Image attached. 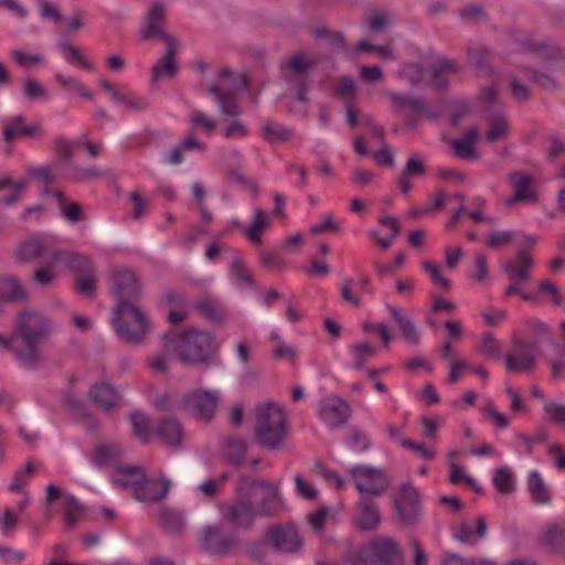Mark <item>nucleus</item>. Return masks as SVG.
Wrapping results in <instances>:
<instances>
[{"label":"nucleus","mask_w":565,"mask_h":565,"mask_svg":"<svg viewBox=\"0 0 565 565\" xmlns=\"http://www.w3.org/2000/svg\"><path fill=\"white\" fill-rule=\"evenodd\" d=\"M109 292L116 300L111 317L116 335L127 343L140 344L149 332L150 320L137 305L142 289L135 271L129 268L114 269Z\"/></svg>","instance_id":"f257e3e1"},{"label":"nucleus","mask_w":565,"mask_h":565,"mask_svg":"<svg viewBox=\"0 0 565 565\" xmlns=\"http://www.w3.org/2000/svg\"><path fill=\"white\" fill-rule=\"evenodd\" d=\"M167 349H171L184 366L209 370L220 366L221 344L212 332L195 328H185L179 333L169 330L161 335Z\"/></svg>","instance_id":"f03ea898"},{"label":"nucleus","mask_w":565,"mask_h":565,"mask_svg":"<svg viewBox=\"0 0 565 565\" xmlns=\"http://www.w3.org/2000/svg\"><path fill=\"white\" fill-rule=\"evenodd\" d=\"M52 331V321L40 312L23 310L17 315L13 339H19L22 345L15 347L12 352L22 367L32 370L38 367L39 348Z\"/></svg>","instance_id":"7ed1b4c3"},{"label":"nucleus","mask_w":565,"mask_h":565,"mask_svg":"<svg viewBox=\"0 0 565 565\" xmlns=\"http://www.w3.org/2000/svg\"><path fill=\"white\" fill-rule=\"evenodd\" d=\"M164 23V7L162 3L156 2L150 7L146 15V25L140 32L142 40L159 39L166 43L164 55L151 68V82L153 84L160 78L175 77L179 71L177 55L180 42L174 35L162 29Z\"/></svg>","instance_id":"20e7f679"},{"label":"nucleus","mask_w":565,"mask_h":565,"mask_svg":"<svg viewBox=\"0 0 565 565\" xmlns=\"http://www.w3.org/2000/svg\"><path fill=\"white\" fill-rule=\"evenodd\" d=\"M254 435L264 448L276 450L284 446L288 426L286 413L279 404L269 402L258 408Z\"/></svg>","instance_id":"39448f33"},{"label":"nucleus","mask_w":565,"mask_h":565,"mask_svg":"<svg viewBox=\"0 0 565 565\" xmlns=\"http://www.w3.org/2000/svg\"><path fill=\"white\" fill-rule=\"evenodd\" d=\"M526 324L534 339L533 341L512 339V344L519 352L508 353L504 356L509 373H532L537 366L535 351L539 342L546 340L552 334L548 324L537 319H529Z\"/></svg>","instance_id":"423d86ee"},{"label":"nucleus","mask_w":565,"mask_h":565,"mask_svg":"<svg viewBox=\"0 0 565 565\" xmlns=\"http://www.w3.org/2000/svg\"><path fill=\"white\" fill-rule=\"evenodd\" d=\"M317 63L318 58L306 51H299L288 61L280 63L279 67L285 83L295 89V99L301 104L308 102L307 94L311 86L309 81L306 79V76Z\"/></svg>","instance_id":"0eeeda50"},{"label":"nucleus","mask_w":565,"mask_h":565,"mask_svg":"<svg viewBox=\"0 0 565 565\" xmlns=\"http://www.w3.org/2000/svg\"><path fill=\"white\" fill-rule=\"evenodd\" d=\"M356 558L364 565H404V554L394 539H376L362 545Z\"/></svg>","instance_id":"6e6552de"},{"label":"nucleus","mask_w":565,"mask_h":565,"mask_svg":"<svg viewBox=\"0 0 565 565\" xmlns=\"http://www.w3.org/2000/svg\"><path fill=\"white\" fill-rule=\"evenodd\" d=\"M262 543L282 554H298L303 545L298 525L294 522L273 523L268 525L260 539Z\"/></svg>","instance_id":"1a4fd4ad"},{"label":"nucleus","mask_w":565,"mask_h":565,"mask_svg":"<svg viewBox=\"0 0 565 565\" xmlns=\"http://www.w3.org/2000/svg\"><path fill=\"white\" fill-rule=\"evenodd\" d=\"M220 515L231 527L245 532L253 530L256 519L259 518L250 495H236L223 503Z\"/></svg>","instance_id":"9d476101"},{"label":"nucleus","mask_w":565,"mask_h":565,"mask_svg":"<svg viewBox=\"0 0 565 565\" xmlns=\"http://www.w3.org/2000/svg\"><path fill=\"white\" fill-rule=\"evenodd\" d=\"M220 397L216 392L196 388L182 397V411L198 420L210 423L214 419Z\"/></svg>","instance_id":"9b49d317"},{"label":"nucleus","mask_w":565,"mask_h":565,"mask_svg":"<svg viewBox=\"0 0 565 565\" xmlns=\"http://www.w3.org/2000/svg\"><path fill=\"white\" fill-rule=\"evenodd\" d=\"M350 472L356 490L362 494L383 495L391 483L387 475L373 466L356 465L351 468Z\"/></svg>","instance_id":"f8f14e48"},{"label":"nucleus","mask_w":565,"mask_h":565,"mask_svg":"<svg viewBox=\"0 0 565 565\" xmlns=\"http://www.w3.org/2000/svg\"><path fill=\"white\" fill-rule=\"evenodd\" d=\"M422 503L418 490L409 482L401 486L399 495L395 498L394 511L403 526H414L422 518Z\"/></svg>","instance_id":"ddd939ff"},{"label":"nucleus","mask_w":565,"mask_h":565,"mask_svg":"<svg viewBox=\"0 0 565 565\" xmlns=\"http://www.w3.org/2000/svg\"><path fill=\"white\" fill-rule=\"evenodd\" d=\"M201 544L205 552L223 557L238 545V539L234 533L224 532L221 525H206L202 530Z\"/></svg>","instance_id":"4468645a"},{"label":"nucleus","mask_w":565,"mask_h":565,"mask_svg":"<svg viewBox=\"0 0 565 565\" xmlns=\"http://www.w3.org/2000/svg\"><path fill=\"white\" fill-rule=\"evenodd\" d=\"M60 501L61 505L68 508L64 514L63 520L67 527H73L77 524L79 516L77 513L84 514L86 508L77 500V498L68 492H64L57 486L50 483L45 487V503L52 505Z\"/></svg>","instance_id":"2eb2a0df"},{"label":"nucleus","mask_w":565,"mask_h":565,"mask_svg":"<svg viewBox=\"0 0 565 565\" xmlns=\"http://www.w3.org/2000/svg\"><path fill=\"white\" fill-rule=\"evenodd\" d=\"M352 415L350 404L338 395L323 398L319 404V417L330 427L335 429L345 425Z\"/></svg>","instance_id":"dca6fc26"},{"label":"nucleus","mask_w":565,"mask_h":565,"mask_svg":"<svg viewBox=\"0 0 565 565\" xmlns=\"http://www.w3.org/2000/svg\"><path fill=\"white\" fill-rule=\"evenodd\" d=\"M130 483L134 488L135 498L140 502H160L167 497L171 486L168 479H148L146 476Z\"/></svg>","instance_id":"f3484780"},{"label":"nucleus","mask_w":565,"mask_h":565,"mask_svg":"<svg viewBox=\"0 0 565 565\" xmlns=\"http://www.w3.org/2000/svg\"><path fill=\"white\" fill-rule=\"evenodd\" d=\"M259 518L274 519L287 511V503L278 486L270 484L263 490L259 502L255 504Z\"/></svg>","instance_id":"a211bd4d"},{"label":"nucleus","mask_w":565,"mask_h":565,"mask_svg":"<svg viewBox=\"0 0 565 565\" xmlns=\"http://www.w3.org/2000/svg\"><path fill=\"white\" fill-rule=\"evenodd\" d=\"M46 252L44 235L33 234L17 244L13 257L18 264H28L39 260Z\"/></svg>","instance_id":"6ab92c4d"},{"label":"nucleus","mask_w":565,"mask_h":565,"mask_svg":"<svg viewBox=\"0 0 565 565\" xmlns=\"http://www.w3.org/2000/svg\"><path fill=\"white\" fill-rule=\"evenodd\" d=\"M41 130V125H25V117L23 115L7 118L3 121L2 128V140L9 145L6 153L9 154L11 152V145L18 137H33Z\"/></svg>","instance_id":"aec40b11"},{"label":"nucleus","mask_w":565,"mask_h":565,"mask_svg":"<svg viewBox=\"0 0 565 565\" xmlns=\"http://www.w3.org/2000/svg\"><path fill=\"white\" fill-rule=\"evenodd\" d=\"M53 262H63L66 268L76 276L89 275L95 271V265L87 255L70 249H53Z\"/></svg>","instance_id":"412c9836"},{"label":"nucleus","mask_w":565,"mask_h":565,"mask_svg":"<svg viewBox=\"0 0 565 565\" xmlns=\"http://www.w3.org/2000/svg\"><path fill=\"white\" fill-rule=\"evenodd\" d=\"M509 181L514 188V193L507 201L508 204H512L514 202L533 203L537 201V193L533 188V179L531 175L520 171H513L509 174Z\"/></svg>","instance_id":"4be33fe9"},{"label":"nucleus","mask_w":565,"mask_h":565,"mask_svg":"<svg viewBox=\"0 0 565 565\" xmlns=\"http://www.w3.org/2000/svg\"><path fill=\"white\" fill-rule=\"evenodd\" d=\"M158 521L167 534L174 536H182L186 526L184 512L168 505L159 508Z\"/></svg>","instance_id":"5701e85b"},{"label":"nucleus","mask_w":565,"mask_h":565,"mask_svg":"<svg viewBox=\"0 0 565 565\" xmlns=\"http://www.w3.org/2000/svg\"><path fill=\"white\" fill-rule=\"evenodd\" d=\"M89 398L106 412L118 407L121 396L116 387L107 382L95 383L88 392Z\"/></svg>","instance_id":"b1692460"},{"label":"nucleus","mask_w":565,"mask_h":565,"mask_svg":"<svg viewBox=\"0 0 565 565\" xmlns=\"http://www.w3.org/2000/svg\"><path fill=\"white\" fill-rule=\"evenodd\" d=\"M194 310L212 323H223L227 318L226 309L221 300L211 295L199 298L194 303Z\"/></svg>","instance_id":"393cba45"},{"label":"nucleus","mask_w":565,"mask_h":565,"mask_svg":"<svg viewBox=\"0 0 565 565\" xmlns=\"http://www.w3.org/2000/svg\"><path fill=\"white\" fill-rule=\"evenodd\" d=\"M534 260L526 254L524 249H520L514 262L508 263L503 267V273L508 275L511 282L525 284L531 278V268Z\"/></svg>","instance_id":"a878e982"},{"label":"nucleus","mask_w":565,"mask_h":565,"mask_svg":"<svg viewBox=\"0 0 565 565\" xmlns=\"http://www.w3.org/2000/svg\"><path fill=\"white\" fill-rule=\"evenodd\" d=\"M519 70L546 92H557L561 89V83L553 75L554 71H558L556 66L548 64L545 65L543 70H536L530 66L520 65Z\"/></svg>","instance_id":"bb28decb"},{"label":"nucleus","mask_w":565,"mask_h":565,"mask_svg":"<svg viewBox=\"0 0 565 565\" xmlns=\"http://www.w3.org/2000/svg\"><path fill=\"white\" fill-rule=\"evenodd\" d=\"M156 435L167 447L179 448L182 444L184 431L177 418L166 417L159 422Z\"/></svg>","instance_id":"cd10ccee"},{"label":"nucleus","mask_w":565,"mask_h":565,"mask_svg":"<svg viewBox=\"0 0 565 565\" xmlns=\"http://www.w3.org/2000/svg\"><path fill=\"white\" fill-rule=\"evenodd\" d=\"M387 309L393 321L398 327L405 342L409 345H418L420 342V335L414 320L405 315L404 310L398 307L388 306Z\"/></svg>","instance_id":"c85d7f7f"},{"label":"nucleus","mask_w":565,"mask_h":565,"mask_svg":"<svg viewBox=\"0 0 565 565\" xmlns=\"http://www.w3.org/2000/svg\"><path fill=\"white\" fill-rule=\"evenodd\" d=\"M271 226L268 214L260 207L255 209L248 226L242 227L243 235L255 246L263 244V233Z\"/></svg>","instance_id":"c756f323"},{"label":"nucleus","mask_w":565,"mask_h":565,"mask_svg":"<svg viewBox=\"0 0 565 565\" xmlns=\"http://www.w3.org/2000/svg\"><path fill=\"white\" fill-rule=\"evenodd\" d=\"M359 516L355 526L361 531H374L381 522V513L376 502L360 501L358 503Z\"/></svg>","instance_id":"7c9ffc66"},{"label":"nucleus","mask_w":565,"mask_h":565,"mask_svg":"<svg viewBox=\"0 0 565 565\" xmlns=\"http://www.w3.org/2000/svg\"><path fill=\"white\" fill-rule=\"evenodd\" d=\"M26 299V290L13 276L0 277V302H21Z\"/></svg>","instance_id":"2f4dec72"},{"label":"nucleus","mask_w":565,"mask_h":565,"mask_svg":"<svg viewBox=\"0 0 565 565\" xmlns=\"http://www.w3.org/2000/svg\"><path fill=\"white\" fill-rule=\"evenodd\" d=\"M207 92L214 96L216 104L224 115L237 117L242 114V109L233 92L223 90L218 85H211Z\"/></svg>","instance_id":"473e14b6"},{"label":"nucleus","mask_w":565,"mask_h":565,"mask_svg":"<svg viewBox=\"0 0 565 565\" xmlns=\"http://www.w3.org/2000/svg\"><path fill=\"white\" fill-rule=\"evenodd\" d=\"M527 491L532 502L537 505L551 502V491L537 470H531L527 476Z\"/></svg>","instance_id":"72a5a7b5"},{"label":"nucleus","mask_w":565,"mask_h":565,"mask_svg":"<svg viewBox=\"0 0 565 565\" xmlns=\"http://www.w3.org/2000/svg\"><path fill=\"white\" fill-rule=\"evenodd\" d=\"M460 66L452 60L439 58L431 67V84L439 90H446L449 87V81L445 73L457 74L460 72Z\"/></svg>","instance_id":"f704fd0d"},{"label":"nucleus","mask_w":565,"mask_h":565,"mask_svg":"<svg viewBox=\"0 0 565 565\" xmlns=\"http://www.w3.org/2000/svg\"><path fill=\"white\" fill-rule=\"evenodd\" d=\"M222 447L226 461L235 469H239L247 451L246 440L228 437L224 439Z\"/></svg>","instance_id":"c9c22d12"},{"label":"nucleus","mask_w":565,"mask_h":565,"mask_svg":"<svg viewBox=\"0 0 565 565\" xmlns=\"http://www.w3.org/2000/svg\"><path fill=\"white\" fill-rule=\"evenodd\" d=\"M487 523L486 518L482 515L477 516L476 519V530L473 531L470 524L466 521H462L458 527V530L454 533V537L460 543L465 544H473L476 539H483L487 535Z\"/></svg>","instance_id":"e433bc0d"},{"label":"nucleus","mask_w":565,"mask_h":565,"mask_svg":"<svg viewBox=\"0 0 565 565\" xmlns=\"http://www.w3.org/2000/svg\"><path fill=\"white\" fill-rule=\"evenodd\" d=\"M478 137L479 129L477 127H471L467 130L463 138L455 139L452 141L455 156L462 159H475L477 157L475 142Z\"/></svg>","instance_id":"4c0bfd02"},{"label":"nucleus","mask_w":565,"mask_h":565,"mask_svg":"<svg viewBox=\"0 0 565 565\" xmlns=\"http://www.w3.org/2000/svg\"><path fill=\"white\" fill-rule=\"evenodd\" d=\"M388 95L391 104L396 110L407 108L415 115H422L423 111H426V104L420 97L397 92H391Z\"/></svg>","instance_id":"58836bf2"},{"label":"nucleus","mask_w":565,"mask_h":565,"mask_svg":"<svg viewBox=\"0 0 565 565\" xmlns=\"http://www.w3.org/2000/svg\"><path fill=\"white\" fill-rule=\"evenodd\" d=\"M541 543L551 551H561L565 544V525L548 524L541 535Z\"/></svg>","instance_id":"ea45409f"},{"label":"nucleus","mask_w":565,"mask_h":565,"mask_svg":"<svg viewBox=\"0 0 565 565\" xmlns=\"http://www.w3.org/2000/svg\"><path fill=\"white\" fill-rule=\"evenodd\" d=\"M543 45L540 58L546 63L545 65L558 62L557 70L565 73V46H561L551 40L543 41Z\"/></svg>","instance_id":"a19ab883"},{"label":"nucleus","mask_w":565,"mask_h":565,"mask_svg":"<svg viewBox=\"0 0 565 565\" xmlns=\"http://www.w3.org/2000/svg\"><path fill=\"white\" fill-rule=\"evenodd\" d=\"M57 262H53V249L49 253V258L45 264L42 266H39L32 277L31 282L34 285L41 286V287H49L51 286L55 278H56V271H55V265Z\"/></svg>","instance_id":"79ce46f5"},{"label":"nucleus","mask_w":565,"mask_h":565,"mask_svg":"<svg viewBox=\"0 0 565 565\" xmlns=\"http://www.w3.org/2000/svg\"><path fill=\"white\" fill-rule=\"evenodd\" d=\"M467 58L469 64L477 68L479 72L483 74L491 73V52L487 46L480 45L476 47H468Z\"/></svg>","instance_id":"37998d69"},{"label":"nucleus","mask_w":565,"mask_h":565,"mask_svg":"<svg viewBox=\"0 0 565 565\" xmlns=\"http://www.w3.org/2000/svg\"><path fill=\"white\" fill-rule=\"evenodd\" d=\"M230 275L231 279L235 284H243L247 287H255V280L250 273L246 269L243 257L241 255H235L230 264Z\"/></svg>","instance_id":"c03bdc74"},{"label":"nucleus","mask_w":565,"mask_h":565,"mask_svg":"<svg viewBox=\"0 0 565 565\" xmlns=\"http://www.w3.org/2000/svg\"><path fill=\"white\" fill-rule=\"evenodd\" d=\"M128 419L132 427L134 435L143 444L150 441V420L139 411L129 414Z\"/></svg>","instance_id":"a18cd8bd"},{"label":"nucleus","mask_w":565,"mask_h":565,"mask_svg":"<svg viewBox=\"0 0 565 565\" xmlns=\"http://www.w3.org/2000/svg\"><path fill=\"white\" fill-rule=\"evenodd\" d=\"M492 481L500 493L507 494L515 491L514 476L509 467L494 469Z\"/></svg>","instance_id":"49530a36"},{"label":"nucleus","mask_w":565,"mask_h":565,"mask_svg":"<svg viewBox=\"0 0 565 565\" xmlns=\"http://www.w3.org/2000/svg\"><path fill=\"white\" fill-rule=\"evenodd\" d=\"M120 457V449L113 445H98L90 457V461L98 467L107 466Z\"/></svg>","instance_id":"de8ad7c7"},{"label":"nucleus","mask_w":565,"mask_h":565,"mask_svg":"<svg viewBox=\"0 0 565 565\" xmlns=\"http://www.w3.org/2000/svg\"><path fill=\"white\" fill-rule=\"evenodd\" d=\"M58 46L62 49L64 57L70 64L76 65L86 71L93 70L92 63L84 57L81 50L73 43L68 41H60Z\"/></svg>","instance_id":"09e8293b"},{"label":"nucleus","mask_w":565,"mask_h":565,"mask_svg":"<svg viewBox=\"0 0 565 565\" xmlns=\"http://www.w3.org/2000/svg\"><path fill=\"white\" fill-rule=\"evenodd\" d=\"M349 351L354 356L353 369L361 371L364 363L376 354V348L367 342L352 343L349 345Z\"/></svg>","instance_id":"8fccbe9b"},{"label":"nucleus","mask_w":565,"mask_h":565,"mask_svg":"<svg viewBox=\"0 0 565 565\" xmlns=\"http://www.w3.org/2000/svg\"><path fill=\"white\" fill-rule=\"evenodd\" d=\"M262 137L269 143L286 142L291 139L292 130L284 125H274L271 121H267L262 129Z\"/></svg>","instance_id":"3c124183"},{"label":"nucleus","mask_w":565,"mask_h":565,"mask_svg":"<svg viewBox=\"0 0 565 565\" xmlns=\"http://www.w3.org/2000/svg\"><path fill=\"white\" fill-rule=\"evenodd\" d=\"M55 81L60 84L62 88L75 90L87 100L93 99V93L76 77L66 76L62 73H57L55 75Z\"/></svg>","instance_id":"603ef678"},{"label":"nucleus","mask_w":565,"mask_h":565,"mask_svg":"<svg viewBox=\"0 0 565 565\" xmlns=\"http://www.w3.org/2000/svg\"><path fill=\"white\" fill-rule=\"evenodd\" d=\"M458 15L465 23H477L479 21H487L489 15L482 4L473 3L467 4L458 10Z\"/></svg>","instance_id":"864d4df0"},{"label":"nucleus","mask_w":565,"mask_h":565,"mask_svg":"<svg viewBox=\"0 0 565 565\" xmlns=\"http://www.w3.org/2000/svg\"><path fill=\"white\" fill-rule=\"evenodd\" d=\"M379 222L382 225L388 226L391 228V232H387L386 237L379 239L380 247L386 250L392 246L395 238L401 234L399 220L395 216H381Z\"/></svg>","instance_id":"5fc2aeb1"},{"label":"nucleus","mask_w":565,"mask_h":565,"mask_svg":"<svg viewBox=\"0 0 565 565\" xmlns=\"http://www.w3.org/2000/svg\"><path fill=\"white\" fill-rule=\"evenodd\" d=\"M347 445L354 452L363 454L370 449L371 440L363 430L354 427L347 440Z\"/></svg>","instance_id":"6e6d98bb"},{"label":"nucleus","mask_w":565,"mask_h":565,"mask_svg":"<svg viewBox=\"0 0 565 565\" xmlns=\"http://www.w3.org/2000/svg\"><path fill=\"white\" fill-rule=\"evenodd\" d=\"M315 35L318 39L328 40V43L333 47H337L344 52L348 51V44L345 41V36L342 32L331 31L326 28H320L315 31Z\"/></svg>","instance_id":"4d7b16f0"},{"label":"nucleus","mask_w":565,"mask_h":565,"mask_svg":"<svg viewBox=\"0 0 565 565\" xmlns=\"http://www.w3.org/2000/svg\"><path fill=\"white\" fill-rule=\"evenodd\" d=\"M509 132L508 122L504 117L497 116L490 120V128L486 135L488 142H494L501 138H505Z\"/></svg>","instance_id":"13d9d810"},{"label":"nucleus","mask_w":565,"mask_h":565,"mask_svg":"<svg viewBox=\"0 0 565 565\" xmlns=\"http://www.w3.org/2000/svg\"><path fill=\"white\" fill-rule=\"evenodd\" d=\"M269 484H270L269 480L256 479V478H253L249 476L242 475V476H239V478L237 480V483L235 487V492H236V495H248L246 493V491L248 489L259 488V489L264 490Z\"/></svg>","instance_id":"bf43d9fd"},{"label":"nucleus","mask_w":565,"mask_h":565,"mask_svg":"<svg viewBox=\"0 0 565 565\" xmlns=\"http://www.w3.org/2000/svg\"><path fill=\"white\" fill-rule=\"evenodd\" d=\"M23 96L29 100H47L49 94L41 83L28 78L23 85Z\"/></svg>","instance_id":"052dcab7"},{"label":"nucleus","mask_w":565,"mask_h":565,"mask_svg":"<svg viewBox=\"0 0 565 565\" xmlns=\"http://www.w3.org/2000/svg\"><path fill=\"white\" fill-rule=\"evenodd\" d=\"M480 351L489 359L500 360L502 358L501 348L495 337L491 332H487L483 334L480 344Z\"/></svg>","instance_id":"680f3d73"},{"label":"nucleus","mask_w":565,"mask_h":565,"mask_svg":"<svg viewBox=\"0 0 565 565\" xmlns=\"http://www.w3.org/2000/svg\"><path fill=\"white\" fill-rule=\"evenodd\" d=\"M335 95L345 99L349 103H353L356 97V85L351 76H343L339 79V84L335 87Z\"/></svg>","instance_id":"e2e57ef3"},{"label":"nucleus","mask_w":565,"mask_h":565,"mask_svg":"<svg viewBox=\"0 0 565 565\" xmlns=\"http://www.w3.org/2000/svg\"><path fill=\"white\" fill-rule=\"evenodd\" d=\"M427 172L426 166L419 156L409 157L405 163L401 174L408 179L425 175Z\"/></svg>","instance_id":"0e129e2a"},{"label":"nucleus","mask_w":565,"mask_h":565,"mask_svg":"<svg viewBox=\"0 0 565 565\" xmlns=\"http://www.w3.org/2000/svg\"><path fill=\"white\" fill-rule=\"evenodd\" d=\"M96 282L95 271L89 273V275L77 276L75 289L81 295L95 296L97 290Z\"/></svg>","instance_id":"69168bd1"},{"label":"nucleus","mask_w":565,"mask_h":565,"mask_svg":"<svg viewBox=\"0 0 565 565\" xmlns=\"http://www.w3.org/2000/svg\"><path fill=\"white\" fill-rule=\"evenodd\" d=\"M406 256L404 253H398L394 258V264H383L379 260L373 263L374 269L379 277L383 278L390 275H393L397 268L405 264Z\"/></svg>","instance_id":"338daca9"},{"label":"nucleus","mask_w":565,"mask_h":565,"mask_svg":"<svg viewBox=\"0 0 565 565\" xmlns=\"http://www.w3.org/2000/svg\"><path fill=\"white\" fill-rule=\"evenodd\" d=\"M544 411L548 416V419L556 425H565V405L554 402H547L544 404Z\"/></svg>","instance_id":"774afa93"}]
</instances>
